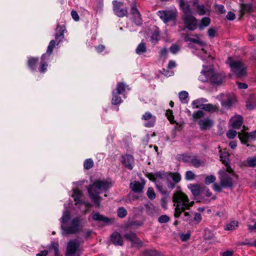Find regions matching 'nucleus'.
Instances as JSON below:
<instances>
[{
	"mask_svg": "<svg viewBox=\"0 0 256 256\" xmlns=\"http://www.w3.org/2000/svg\"><path fill=\"white\" fill-rule=\"evenodd\" d=\"M185 208L184 207V205H182L181 203H177L176 206L175 208V212L174 216L177 218L180 217L181 213L182 212H184Z\"/></svg>",
	"mask_w": 256,
	"mask_h": 256,
	"instance_id": "a878e982",
	"label": "nucleus"
},
{
	"mask_svg": "<svg viewBox=\"0 0 256 256\" xmlns=\"http://www.w3.org/2000/svg\"><path fill=\"white\" fill-rule=\"evenodd\" d=\"M220 174L222 176L220 182V186L224 188H232L233 182L232 178L224 172H222Z\"/></svg>",
	"mask_w": 256,
	"mask_h": 256,
	"instance_id": "6e6552de",
	"label": "nucleus"
},
{
	"mask_svg": "<svg viewBox=\"0 0 256 256\" xmlns=\"http://www.w3.org/2000/svg\"><path fill=\"white\" fill-rule=\"evenodd\" d=\"M222 104L225 108H230L232 104V98H228L226 100H223L222 102Z\"/></svg>",
	"mask_w": 256,
	"mask_h": 256,
	"instance_id": "49530a36",
	"label": "nucleus"
},
{
	"mask_svg": "<svg viewBox=\"0 0 256 256\" xmlns=\"http://www.w3.org/2000/svg\"><path fill=\"white\" fill-rule=\"evenodd\" d=\"M195 178V174L192 171H187L186 174V179L187 180H192Z\"/></svg>",
	"mask_w": 256,
	"mask_h": 256,
	"instance_id": "5fc2aeb1",
	"label": "nucleus"
},
{
	"mask_svg": "<svg viewBox=\"0 0 256 256\" xmlns=\"http://www.w3.org/2000/svg\"><path fill=\"white\" fill-rule=\"evenodd\" d=\"M55 44H56L55 40H50V42L49 44V45L48 46L47 50H46V54L48 56H50L52 54L53 49L55 46Z\"/></svg>",
	"mask_w": 256,
	"mask_h": 256,
	"instance_id": "58836bf2",
	"label": "nucleus"
},
{
	"mask_svg": "<svg viewBox=\"0 0 256 256\" xmlns=\"http://www.w3.org/2000/svg\"><path fill=\"white\" fill-rule=\"evenodd\" d=\"M159 35V32L155 30L154 32H152L150 37V40L152 43L156 44L158 42V40Z\"/></svg>",
	"mask_w": 256,
	"mask_h": 256,
	"instance_id": "a19ab883",
	"label": "nucleus"
},
{
	"mask_svg": "<svg viewBox=\"0 0 256 256\" xmlns=\"http://www.w3.org/2000/svg\"><path fill=\"white\" fill-rule=\"evenodd\" d=\"M170 220V218L166 215H162L158 218V221L160 223H166Z\"/></svg>",
	"mask_w": 256,
	"mask_h": 256,
	"instance_id": "8fccbe9b",
	"label": "nucleus"
},
{
	"mask_svg": "<svg viewBox=\"0 0 256 256\" xmlns=\"http://www.w3.org/2000/svg\"><path fill=\"white\" fill-rule=\"evenodd\" d=\"M124 237L128 240H130L134 244H138V246H142V242L136 236V234L133 232L126 234Z\"/></svg>",
	"mask_w": 256,
	"mask_h": 256,
	"instance_id": "2eb2a0df",
	"label": "nucleus"
},
{
	"mask_svg": "<svg viewBox=\"0 0 256 256\" xmlns=\"http://www.w3.org/2000/svg\"><path fill=\"white\" fill-rule=\"evenodd\" d=\"M214 237V234L211 233L210 231L209 230H206L204 234V238L206 240H212Z\"/></svg>",
	"mask_w": 256,
	"mask_h": 256,
	"instance_id": "052dcab7",
	"label": "nucleus"
},
{
	"mask_svg": "<svg viewBox=\"0 0 256 256\" xmlns=\"http://www.w3.org/2000/svg\"><path fill=\"white\" fill-rule=\"evenodd\" d=\"M230 122L232 124V128L238 129L242 124L243 118L240 116H236L232 118L230 120Z\"/></svg>",
	"mask_w": 256,
	"mask_h": 256,
	"instance_id": "f3484780",
	"label": "nucleus"
},
{
	"mask_svg": "<svg viewBox=\"0 0 256 256\" xmlns=\"http://www.w3.org/2000/svg\"><path fill=\"white\" fill-rule=\"evenodd\" d=\"M50 250H54L55 256H59L58 244V242H53L52 243Z\"/></svg>",
	"mask_w": 256,
	"mask_h": 256,
	"instance_id": "473e14b6",
	"label": "nucleus"
},
{
	"mask_svg": "<svg viewBox=\"0 0 256 256\" xmlns=\"http://www.w3.org/2000/svg\"><path fill=\"white\" fill-rule=\"evenodd\" d=\"M237 132L234 130H229L227 133L226 136L230 138H234L236 135Z\"/></svg>",
	"mask_w": 256,
	"mask_h": 256,
	"instance_id": "bf43d9fd",
	"label": "nucleus"
},
{
	"mask_svg": "<svg viewBox=\"0 0 256 256\" xmlns=\"http://www.w3.org/2000/svg\"><path fill=\"white\" fill-rule=\"evenodd\" d=\"M130 13L132 15L137 14V13H140V12L136 8V4L134 2L130 4Z\"/></svg>",
	"mask_w": 256,
	"mask_h": 256,
	"instance_id": "c03bdc74",
	"label": "nucleus"
},
{
	"mask_svg": "<svg viewBox=\"0 0 256 256\" xmlns=\"http://www.w3.org/2000/svg\"><path fill=\"white\" fill-rule=\"evenodd\" d=\"M70 220V213L66 210L64 212L60 220L62 234L63 236L76 234L80 231V226L82 221L80 218L76 216L69 222Z\"/></svg>",
	"mask_w": 256,
	"mask_h": 256,
	"instance_id": "f257e3e1",
	"label": "nucleus"
},
{
	"mask_svg": "<svg viewBox=\"0 0 256 256\" xmlns=\"http://www.w3.org/2000/svg\"><path fill=\"white\" fill-rule=\"evenodd\" d=\"M172 200L175 203H181L185 210L190 209L194 204V202H190L187 196L182 192L174 193Z\"/></svg>",
	"mask_w": 256,
	"mask_h": 256,
	"instance_id": "39448f33",
	"label": "nucleus"
},
{
	"mask_svg": "<svg viewBox=\"0 0 256 256\" xmlns=\"http://www.w3.org/2000/svg\"><path fill=\"white\" fill-rule=\"evenodd\" d=\"M80 247V242L78 239L70 240L67 244L66 256H80L77 253Z\"/></svg>",
	"mask_w": 256,
	"mask_h": 256,
	"instance_id": "423d86ee",
	"label": "nucleus"
},
{
	"mask_svg": "<svg viewBox=\"0 0 256 256\" xmlns=\"http://www.w3.org/2000/svg\"><path fill=\"white\" fill-rule=\"evenodd\" d=\"M133 16V22H134V24L138 26L141 24L142 23V18L140 12L137 13V14Z\"/></svg>",
	"mask_w": 256,
	"mask_h": 256,
	"instance_id": "2f4dec72",
	"label": "nucleus"
},
{
	"mask_svg": "<svg viewBox=\"0 0 256 256\" xmlns=\"http://www.w3.org/2000/svg\"><path fill=\"white\" fill-rule=\"evenodd\" d=\"M160 16L165 23L176 19V12L174 11H159Z\"/></svg>",
	"mask_w": 256,
	"mask_h": 256,
	"instance_id": "9d476101",
	"label": "nucleus"
},
{
	"mask_svg": "<svg viewBox=\"0 0 256 256\" xmlns=\"http://www.w3.org/2000/svg\"><path fill=\"white\" fill-rule=\"evenodd\" d=\"M157 189L162 194H168L169 192L163 187L162 185L160 184H156Z\"/></svg>",
	"mask_w": 256,
	"mask_h": 256,
	"instance_id": "de8ad7c7",
	"label": "nucleus"
},
{
	"mask_svg": "<svg viewBox=\"0 0 256 256\" xmlns=\"http://www.w3.org/2000/svg\"><path fill=\"white\" fill-rule=\"evenodd\" d=\"M112 186V183L106 180H98L90 185L88 188V192L92 201L96 204V206H100L101 198L99 196V190L106 191Z\"/></svg>",
	"mask_w": 256,
	"mask_h": 256,
	"instance_id": "f03ea898",
	"label": "nucleus"
},
{
	"mask_svg": "<svg viewBox=\"0 0 256 256\" xmlns=\"http://www.w3.org/2000/svg\"><path fill=\"white\" fill-rule=\"evenodd\" d=\"M94 166L93 160L91 158L86 159L84 164V168L86 170H89Z\"/></svg>",
	"mask_w": 256,
	"mask_h": 256,
	"instance_id": "e433bc0d",
	"label": "nucleus"
},
{
	"mask_svg": "<svg viewBox=\"0 0 256 256\" xmlns=\"http://www.w3.org/2000/svg\"><path fill=\"white\" fill-rule=\"evenodd\" d=\"M238 221H232L226 226L224 230H235L236 228L238 226Z\"/></svg>",
	"mask_w": 256,
	"mask_h": 256,
	"instance_id": "cd10ccee",
	"label": "nucleus"
},
{
	"mask_svg": "<svg viewBox=\"0 0 256 256\" xmlns=\"http://www.w3.org/2000/svg\"><path fill=\"white\" fill-rule=\"evenodd\" d=\"M193 6L196 8L197 12L200 15H204L206 14V10L204 5H200L197 2H194Z\"/></svg>",
	"mask_w": 256,
	"mask_h": 256,
	"instance_id": "393cba45",
	"label": "nucleus"
},
{
	"mask_svg": "<svg viewBox=\"0 0 256 256\" xmlns=\"http://www.w3.org/2000/svg\"><path fill=\"white\" fill-rule=\"evenodd\" d=\"M238 136L242 143L246 144L250 138L254 139L256 138V132L248 133L245 132L244 130L238 133Z\"/></svg>",
	"mask_w": 256,
	"mask_h": 256,
	"instance_id": "9b49d317",
	"label": "nucleus"
},
{
	"mask_svg": "<svg viewBox=\"0 0 256 256\" xmlns=\"http://www.w3.org/2000/svg\"><path fill=\"white\" fill-rule=\"evenodd\" d=\"M178 158L179 160L182 161L184 162H190L192 157L190 156H186L184 154H182L178 155Z\"/></svg>",
	"mask_w": 256,
	"mask_h": 256,
	"instance_id": "72a5a7b5",
	"label": "nucleus"
},
{
	"mask_svg": "<svg viewBox=\"0 0 256 256\" xmlns=\"http://www.w3.org/2000/svg\"><path fill=\"white\" fill-rule=\"evenodd\" d=\"M210 23V19L208 17H204L202 20L199 26V28L202 30L206 26H208Z\"/></svg>",
	"mask_w": 256,
	"mask_h": 256,
	"instance_id": "bb28decb",
	"label": "nucleus"
},
{
	"mask_svg": "<svg viewBox=\"0 0 256 256\" xmlns=\"http://www.w3.org/2000/svg\"><path fill=\"white\" fill-rule=\"evenodd\" d=\"M122 102V99L118 94H116L113 92V98L112 100V102L113 104L117 105L120 104Z\"/></svg>",
	"mask_w": 256,
	"mask_h": 256,
	"instance_id": "f704fd0d",
	"label": "nucleus"
},
{
	"mask_svg": "<svg viewBox=\"0 0 256 256\" xmlns=\"http://www.w3.org/2000/svg\"><path fill=\"white\" fill-rule=\"evenodd\" d=\"M38 60V58H32L29 59L28 65L29 67L32 70H34V66Z\"/></svg>",
	"mask_w": 256,
	"mask_h": 256,
	"instance_id": "c9c22d12",
	"label": "nucleus"
},
{
	"mask_svg": "<svg viewBox=\"0 0 256 256\" xmlns=\"http://www.w3.org/2000/svg\"><path fill=\"white\" fill-rule=\"evenodd\" d=\"M110 241L114 245L116 246H122L123 245L122 236L118 232H114L111 234Z\"/></svg>",
	"mask_w": 256,
	"mask_h": 256,
	"instance_id": "4468645a",
	"label": "nucleus"
},
{
	"mask_svg": "<svg viewBox=\"0 0 256 256\" xmlns=\"http://www.w3.org/2000/svg\"><path fill=\"white\" fill-rule=\"evenodd\" d=\"M147 196L150 200H153L156 198V194L152 188H149L147 191Z\"/></svg>",
	"mask_w": 256,
	"mask_h": 256,
	"instance_id": "37998d69",
	"label": "nucleus"
},
{
	"mask_svg": "<svg viewBox=\"0 0 256 256\" xmlns=\"http://www.w3.org/2000/svg\"><path fill=\"white\" fill-rule=\"evenodd\" d=\"M114 10L115 14L119 17H123L126 16L128 11L126 8H122L123 3L122 2H118L117 1H114Z\"/></svg>",
	"mask_w": 256,
	"mask_h": 256,
	"instance_id": "1a4fd4ad",
	"label": "nucleus"
},
{
	"mask_svg": "<svg viewBox=\"0 0 256 256\" xmlns=\"http://www.w3.org/2000/svg\"><path fill=\"white\" fill-rule=\"evenodd\" d=\"M170 51L172 54H176L180 50V47L176 44H172L170 48Z\"/></svg>",
	"mask_w": 256,
	"mask_h": 256,
	"instance_id": "680f3d73",
	"label": "nucleus"
},
{
	"mask_svg": "<svg viewBox=\"0 0 256 256\" xmlns=\"http://www.w3.org/2000/svg\"><path fill=\"white\" fill-rule=\"evenodd\" d=\"M82 192L79 190H74L72 196L73 197L74 200L76 202V204L80 203V198L81 196Z\"/></svg>",
	"mask_w": 256,
	"mask_h": 256,
	"instance_id": "c85d7f7f",
	"label": "nucleus"
},
{
	"mask_svg": "<svg viewBox=\"0 0 256 256\" xmlns=\"http://www.w3.org/2000/svg\"><path fill=\"white\" fill-rule=\"evenodd\" d=\"M188 92L186 91H182L179 93V98L180 100L182 102L188 97Z\"/></svg>",
	"mask_w": 256,
	"mask_h": 256,
	"instance_id": "6e6d98bb",
	"label": "nucleus"
},
{
	"mask_svg": "<svg viewBox=\"0 0 256 256\" xmlns=\"http://www.w3.org/2000/svg\"><path fill=\"white\" fill-rule=\"evenodd\" d=\"M204 112L202 110H198L192 114V116L194 118H200L204 116Z\"/></svg>",
	"mask_w": 256,
	"mask_h": 256,
	"instance_id": "4d7b16f0",
	"label": "nucleus"
},
{
	"mask_svg": "<svg viewBox=\"0 0 256 256\" xmlns=\"http://www.w3.org/2000/svg\"><path fill=\"white\" fill-rule=\"evenodd\" d=\"M164 177L166 178V186L168 188L170 189V190L174 188L175 187V183L172 182V180L168 178L166 175L164 176Z\"/></svg>",
	"mask_w": 256,
	"mask_h": 256,
	"instance_id": "79ce46f5",
	"label": "nucleus"
},
{
	"mask_svg": "<svg viewBox=\"0 0 256 256\" xmlns=\"http://www.w3.org/2000/svg\"><path fill=\"white\" fill-rule=\"evenodd\" d=\"M47 66H48V64L46 62H40V71L41 72H44L46 70Z\"/></svg>",
	"mask_w": 256,
	"mask_h": 256,
	"instance_id": "338daca9",
	"label": "nucleus"
},
{
	"mask_svg": "<svg viewBox=\"0 0 256 256\" xmlns=\"http://www.w3.org/2000/svg\"><path fill=\"white\" fill-rule=\"evenodd\" d=\"M246 106L247 108L249 110H252L254 107L256 106V96L252 94L250 96L249 98H248Z\"/></svg>",
	"mask_w": 256,
	"mask_h": 256,
	"instance_id": "6ab92c4d",
	"label": "nucleus"
},
{
	"mask_svg": "<svg viewBox=\"0 0 256 256\" xmlns=\"http://www.w3.org/2000/svg\"><path fill=\"white\" fill-rule=\"evenodd\" d=\"M190 190L192 194L195 196L201 195L202 186L198 184H192Z\"/></svg>",
	"mask_w": 256,
	"mask_h": 256,
	"instance_id": "4be33fe9",
	"label": "nucleus"
},
{
	"mask_svg": "<svg viewBox=\"0 0 256 256\" xmlns=\"http://www.w3.org/2000/svg\"><path fill=\"white\" fill-rule=\"evenodd\" d=\"M252 4H240V16L241 18L244 12H250L252 11Z\"/></svg>",
	"mask_w": 256,
	"mask_h": 256,
	"instance_id": "412c9836",
	"label": "nucleus"
},
{
	"mask_svg": "<svg viewBox=\"0 0 256 256\" xmlns=\"http://www.w3.org/2000/svg\"><path fill=\"white\" fill-rule=\"evenodd\" d=\"M136 53L138 54L145 52L146 51L145 44L144 42H141L136 48Z\"/></svg>",
	"mask_w": 256,
	"mask_h": 256,
	"instance_id": "7c9ffc66",
	"label": "nucleus"
},
{
	"mask_svg": "<svg viewBox=\"0 0 256 256\" xmlns=\"http://www.w3.org/2000/svg\"><path fill=\"white\" fill-rule=\"evenodd\" d=\"M117 214L119 218H123L126 216L127 212L124 208L121 207L118 208Z\"/></svg>",
	"mask_w": 256,
	"mask_h": 256,
	"instance_id": "4c0bfd02",
	"label": "nucleus"
},
{
	"mask_svg": "<svg viewBox=\"0 0 256 256\" xmlns=\"http://www.w3.org/2000/svg\"><path fill=\"white\" fill-rule=\"evenodd\" d=\"M144 188V184L141 183L138 181L132 182L130 184V188L132 192L136 193H140L142 192Z\"/></svg>",
	"mask_w": 256,
	"mask_h": 256,
	"instance_id": "dca6fc26",
	"label": "nucleus"
},
{
	"mask_svg": "<svg viewBox=\"0 0 256 256\" xmlns=\"http://www.w3.org/2000/svg\"><path fill=\"white\" fill-rule=\"evenodd\" d=\"M122 162L126 168L132 170L133 168L132 164L134 163V158L130 154H126L122 156Z\"/></svg>",
	"mask_w": 256,
	"mask_h": 256,
	"instance_id": "ddd939ff",
	"label": "nucleus"
},
{
	"mask_svg": "<svg viewBox=\"0 0 256 256\" xmlns=\"http://www.w3.org/2000/svg\"><path fill=\"white\" fill-rule=\"evenodd\" d=\"M216 180V177L213 175L208 176L205 178V183L206 184H210L214 182Z\"/></svg>",
	"mask_w": 256,
	"mask_h": 256,
	"instance_id": "09e8293b",
	"label": "nucleus"
},
{
	"mask_svg": "<svg viewBox=\"0 0 256 256\" xmlns=\"http://www.w3.org/2000/svg\"><path fill=\"white\" fill-rule=\"evenodd\" d=\"M202 194L205 195L207 197H210L212 196V192H210V190L206 186H202L201 196Z\"/></svg>",
	"mask_w": 256,
	"mask_h": 256,
	"instance_id": "ea45409f",
	"label": "nucleus"
},
{
	"mask_svg": "<svg viewBox=\"0 0 256 256\" xmlns=\"http://www.w3.org/2000/svg\"><path fill=\"white\" fill-rule=\"evenodd\" d=\"M200 128L202 130H206L210 129L214 124V121L208 118L200 120L198 122Z\"/></svg>",
	"mask_w": 256,
	"mask_h": 256,
	"instance_id": "f8f14e48",
	"label": "nucleus"
},
{
	"mask_svg": "<svg viewBox=\"0 0 256 256\" xmlns=\"http://www.w3.org/2000/svg\"><path fill=\"white\" fill-rule=\"evenodd\" d=\"M166 114L170 122H173L174 117L172 115V111L170 110H166Z\"/></svg>",
	"mask_w": 256,
	"mask_h": 256,
	"instance_id": "13d9d810",
	"label": "nucleus"
},
{
	"mask_svg": "<svg viewBox=\"0 0 256 256\" xmlns=\"http://www.w3.org/2000/svg\"><path fill=\"white\" fill-rule=\"evenodd\" d=\"M180 8L182 10L184 13L182 16H186L192 15V10L189 4H186L185 2H184V4L182 6L180 5Z\"/></svg>",
	"mask_w": 256,
	"mask_h": 256,
	"instance_id": "5701e85b",
	"label": "nucleus"
},
{
	"mask_svg": "<svg viewBox=\"0 0 256 256\" xmlns=\"http://www.w3.org/2000/svg\"><path fill=\"white\" fill-rule=\"evenodd\" d=\"M142 256H160V254L154 250H147L144 252Z\"/></svg>",
	"mask_w": 256,
	"mask_h": 256,
	"instance_id": "c756f323",
	"label": "nucleus"
},
{
	"mask_svg": "<svg viewBox=\"0 0 256 256\" xmlns=\"http://www.w3.org/2000/svg\"><path fill=\"white\" fill-rule=\"evenodd\" d=\"M168 178L174 182V183H178L181 180V176L179 173H170L166 174Z\"/></svg>",
	"mask_w": 256,
	"mask_h": 256,
	"instance_id": "b1692460",
	"label": "nucleus"
},
{
	"mask_svg": "<svg viewBox=\"0 0 256 256\" xmlns=\"http://www.w3.org/2000/svg\"><path fill=\"white\" fill-rule=\"evenodd\" d=\"M247 163L250 166H256V157L252 158H248Z\"/></svg>",
	"mask_w": 256,
	"mask_h": 256,
	"instance_id": "603ef678",
	"label": "nucleus"
},
{
	"mask_svg": "<svg viewBox=\"0 0 256 256\" xmlns=\"http://www.w3.org/2000/svg\"><path fill=\"white\" fill-rule=\"evenodd\" d=\"M196 108H200L205 111L213 112H214L218 111V108L214 105L210 104H202L200 106H197Z\"/></svg>",
	"mask_w": 256,
	"mask_h": 256,
	"instance_id": "a211bd4d",
	"label": "nucleus"
},
{
	"mask_svg": "<svg viewBox=\"0 0 256 256\" xmlns=\"http://www.w3.org/2000/svg\"><path fill=\"white\" fill-rule=\"evenodd\" d=\"M216 10L219 13L222 14L226 12V10L224 8V6L222 4H216L215 6Z\"/></svg>",
	"mask_w": 256,
	"mask_h": 256,
	"instance_id": "3c124183",
	"label": "nucleus"
},
{
	"mask_svg": "<svg viewBox=\"0 0 256 256\" xmlns=\"http://www.w3.org/2000/svg\"><path fill=\"white\" fill-rule=\"evenodd\" d=\"M155 176L156 177H161L162 175L160 172H157L155 174H148V177L149 178L150 180H154L155 179Z\"/></svg>",
	"mask_w": 256,
	"mask_h": 256,
	"instance_id": "e2e57ef3",
	"label": "nucleus"
},
{
	"mask_svg": "<svg viewBox=\"0 0 256 256\" xmlns=\"http://www.w3.org/2000/svg\"><path fill=\"white\" fill-rule=\"evenodd\" d=\"M190 162L196 168H198L201 165L200 160L196 158H192Z\"/></svg>",
	"mask_w": 256,
	"mask_h": 256,
	"instance_id": "864d4df0",
	"label": "nucleus"
},
{
	"mask_svg": "<svg viewBox=\"0 0 256 256\" xmlns=\"http://www.w3.org/2000/svg\"><path fill=\"white\" fill-rule=\"evenodd\" d=\"M190 234H181L180 235V239L182 242L186 241L188 240L190 238Z\"/></svg>",
	"mask_w": 256,
	"mask_h": 256,
	"instance_id": "774afa93",
	"label": "nucleus"
},
{
	"mask_svg": "<svg viewBox=\"0 0 256 256\" xmlns=\"http://www.w3.org/2000/svg\"><path fill=\"white\" fill-rule=\"evenodd\" d=\"M204 69L199 76V80L202 82H210L214 84L219 85L223 81L225 76L217 72L212 68L204 66Z\"/></svg>",
	"mask_w": 256,
	"mask_h": 256,
	"instance_id": "7ed1b4c3",
	"label": "nucleus"
},
{
	"mask_svg": "<svg viewBox=\"0 0 256 256\" xmlns=\"http://www.w3.org/2000/svg\"><path fill=\"white\" fill-rule=\"evenodd\" d=\"M227 63L229 64L232 72L236 76L242 78L247 75V66L240 60H234L231 57H228Z\"/></svg>",
	"mask_w": 256,
	"mask_h": 256,
	"instance_id": "20e7f679",
	"label": "nucleus"
},
{
	"mask_svg": "<svg viewBox=\"0 0 256 256\" xmlns=\"http://www.w3.org/2000/svg\"><path fill=\"white\" fill-rule=\"evenodd\" d=\"M208 35L210 38H214L215 36V34L216 33V29L214 28H210L208 31Z\"/></svg>",
	"mask_w": 256,
	"mask_h": 256,
	"instance_id": "69168bd1",
	"label": "nucleus"
},
{
	"mask_svg": "<svg viewBox=\"0 0 256 256\" xmlns=\"http://www.w3.org/2000/svg\"><path fill=\"white\" fill-rule=\"evenodd\" d=\"M228 157V154L226 152H224L220 154V158H221V160L223 164L227 163L226 159Z\"/></svg>",
	"mask_w": 256,
	"mask_h": 256,
	"instance_id": "0e129e2a",
	"label": "nucleus"
},
{
	"mask_svg": "<svg viewBox=\"0 0 256 256\" xmlns=\"http://www.w3.org/2000/svg\"><path fill=\"white\" fill-rule=\"evenodd\" d=\"M186 28L189 30H194L198 27V20L192 15L182 16Z\"/></svg>",
	"mask_w": 256,
	"mask_h": 256,
	"instance_id": "0eeeda50",
	"label": "nucleus"
},
{
	"mask_svg": "<svg viewBox=\"0 0 256 256\" xmlns=\"http://www.w3.org/2000/svg\"><path fill=\"white\" fill-rule=\"evenodd\" d=\"M92 218L95 221L102 222L106 224H108L110 222V220L109 218L100 214L98 212L94 213L92 215Z\"/></svg>",
	"mask_w": 256,
	"mask_h": 256,
	"instance_id": "aec40b11",
	"label": "nucleus"
},
{
	"mask_svg": "<svg viewBox=\"0 0 256 256\" xmlns=\"http://www.w3.org/2000/svg\"><path fill=\"white\" fill-rule=\"evenodd\" d=\"M125 90L124 84L122 82L118 84L116 88L117 94H120Z\"/></svg>",
	"mask_w": 256,
	"mask_h": 256,
	"instance_id": "a18cd8bd",
	"label": "nucleus"
}]
</instances>
